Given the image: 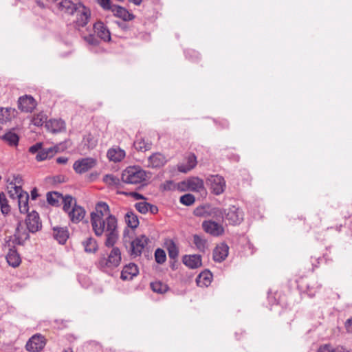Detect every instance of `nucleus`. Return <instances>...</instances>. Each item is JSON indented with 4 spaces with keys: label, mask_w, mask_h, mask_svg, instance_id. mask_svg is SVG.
Returning <instances> with one entry per match:
<instances>
[{
    "label": "nucleus",
    "mask_w": 352,
    "mask_h": 352,
    "mask_svg": "<svg viewBox=\"0 0 352 352\" xmlns=\"http://www.w3.org/2000/svg\"><path fill=\"white\" fill-rule=\"evenodd\" d=\"M92 229L97 236L105 234L104 245L106 247H113L118 240L119 232L118 220L115 216H108L106 219H96L91 221Z\"/></svg>",
    "instance_id": "f257e3e1"
},
{
    "label": "nucleus",
    "mask_w": 352,
    "mask_h": 352,
    "mask_svg": "<svg viewBox=\"0 0 352 352\" xmlns=\"http://www.w3.org/2000/svg\"><path fill=\"white\" fill-rule=\"evenodd\" d=\"M56 6L60 11L75 16L71 25L76 30H80V28L85 27L90 19L89 8L81 3H74L70 0H62Z\"/></svg>",
    "instance_id": "f03ea898"
},
{
    "label": "nucleus",
    "mask_w": 352,
    "mask_h": 352,
    "mask_svg": "<svg viewBox=\"0 0 352 352\" xmlns=\"http://www.w3.org/2000/svg\"><path fill=\"white\" fill-rule=\"evenodd\" d=\"M109 254H101L96 262V267L104 272L110 274L121 263V252L117 247H112Z\"/></svg>",
    "instance_id": "7ed1b4c3"
},
{
    "label": "nucleus",
    "mask_w": 352,
    "mask_h": 352,
    "mask_svg": "<svg viewBox=\"0 0 352 352\" xmlns=\"http://www.w3.org/2000/svg\"><path fill=\"white\" fill-rule=\"evenodd\" d=\"M146 178V173L140 166H129L125 168L121 175V179L124 183L129 184H138L144 182Z\"/></svg>",
    "instance_id": "20e7f679"
},
{
    "label": "nucleus",
    "mask_w": 352,
    "mask_h": 352,
    "mask_svg": "<svg viewBox=\"0 0 352 352\" xmlns=\"http://www.w3.org/2000/svg\"><path fill=\"white\" fill-rule=\"evenodd\" d=\"M298 286L303 289L309 297H314L321 288V284L314 276L301 278L298 281Z\"/></svg>",
    "instance_id": "39448f33"
},
{
    "label": "nucleus",
    "mask_w": 352,
    "mask_h": 352,
    "mask_svg": "<svg viewBox=\"0 0 352 352\" xmlns=\"http://www.w3.org/2000/svg\"><path fill=\"white\" fill-rule=\"evenodd\" d=\"M45 344V338L40 333H36L28 340L25 344V349L30 352H40L43 349Z\"/></svg>",
    "instance_id": "423d86ee"
},
{
    "label": "nucleus",
    "mask_w": 352,
    "mask_h": 352,
    "mask_svg": "<svg viewBox=\"0 0 352 352\" xmlns=\"http://www.w3.org/2000/svg\"><path fill=\"white\" fill-rule=\"evenodd\" d=\"M97 165V160L93 157H85L76 160L73 164V168L78 174L85 173Z\"/></svg>",
    "instance_id": "0eeeda50"
},
{
    "label": "nucleus",
    "mask_w": 352,
    "mask_h": 352,
    "mask_svg": "<svg viewBox=\"0 0 352 352\" xmlns=\"http://www.w3.org/2000/svg\"><path fill=\"white\" fill-rule=\"evenodd\" d=\"M201 226L206 233L213 236H219L224 233L223 226L213 220L204 221Z\"/></svg>",
    "instance_id": "6e6552de"
},
{
    "label": "nucleus",
    "mask_w": 352,
    "mask_h": 352,
    "mask_svg": "<svg viewBox=\"0 0 352 352\" xmlns=\"http://www.w3.org/2000/svg\"><path fill=\"white\" fill-rule=\"evenodd\" d=\"M179 188L182 190H188L195 192H201L204 189V182L198 177H192L179 184Z\"/></svg>",
    "instance_id": "1a4fd4ad"
},
{
    "label": "nucleus",
    "mask_w": 352,
    "mask_h": 352,
    "mask_svg": "<svg viewBox=\"0 0 352 352\" xmlns=\"http://www.w3.org/2000/svg\"><path fill=\"white\" fill-rule=\"evenodd\" d=\"M25 223L28 231L32 233H35L42 228V223L39 214L34 210L28 214Z\"/></svg>",
    "instance_id": "9d476101"
},
{
    "label": "nucleus",
    "mask_w": 352,
    "mask_h": 352,
    "mask_svg": "<svg viewBox=\"0 0 352 352\" xmlns=\"http://www.w3.org/2000/svg\"><path fill=\"white\" fill-rule=\"evenodd\" d=\"M224 218L228 221L229 224H239L243 219V213L235 206H232L228 210H225Z\"/></svg>",
    "instance_id": "9b49d317"
},
{
    "label": "nucleus",
    "mask_w": 352,
    "mask_h": 352,
    "mask_svg": "<svg viewBox=\"0 0 352 352\" xmlns=\"http://www.w3.org/2000/svg\"><path fill=\"white\" fill-rule=\"evenodd\" d=\"M37 106L35 99L30 95L21 96L18 100V108L25 113H32Z\"/></svg>",
    "instance_id": "f8f14e48"
},
{
    "label": "nucleus",
    "mask_w": 352,
    "mask_h": 352,
    "mask_svg": "<svg viewBox=\"0 0 352 352\" xmlns=\"http://www.w3.org/2000/svg\"><path fill=\"white\" fill-rule=\"evenodd\" d=\"M197 164V157L194 153L186 155L182 162L177 164V170L180 173H186L193 169Z\"/></svg>",
    "instance_id": "ddd939ff"
},
{
    "label": "nucleus",
    "mask_w": 352,
    "mask_h": 352,
    "mask_svg": "<svg viewBox=\"0 0 352 352\" xmlns=\"http://www.w3.org/2000/svg\"><path fill=\"white\" fill-rule=\"evenodd\" d=\"M108 216H113L111 214L109 205L103 201L96 204L95 210L91 213V221L96 219H106Z\"/></svg>",
    "instance_id": "4468645a"
},
{
    "label": "nucleus",
    "mask_w": 352,
    "mask_h": 352,
    "mask_svg": "<svg viewBox=\"0 0 352 352\" xmlns=\"http://www.w3.org/2000/svg\"><path fill=\"white\" fill-rule=\"evenodd\" d=\"M148 242V239L144 235L137 237L135 239L132 241L131 243V255L135 257L140 256Z\"/></svg>",
    "instance_id": "2eb2a0df"
},
{
    "label": "nucleus",
    "mask_w": 352,
    "mask_h": 352,
    "mask_svg": "<svg viewBox=\"0 0 352 352\" xmlns=\"http://www.w3.org/2000/svg\"><path fill=\"white\" fill-rule=\"evenodd\" d=\"M228 252V245L225 243H221L213 250V260L215 262L221 263L227 258Z\"/></svg>",
    "instance_id": "dca6fc26"
},
{
    "label": "nucleus",
    "mask_w": 352,
    "mask_h": 352,
    "mask_svg": "<svg viewBox=\"0 0 352 352\" xmlns=\"http://www.w3.org/2000/svg\"><path fill=\"white\" fill-rule=\"evenodd\" d=\"M94 30L97 36L104 41L111 40V33L107 26L102 21H97L94 24Z\"/></svg>",
    "instance_id": "f3484780"
},
{
    "label": "nucleus",
    "mask_w": 352,
    "mask_h": 352,
    "mask_svg": "<svg viewBox=\"0 0 352 352\" xmlns=\"http://www.w3.org/2000/svg\"><path fill=\"white\" fill-rule=\"evenodd\" d=\"M226 188V181L219 175H215L211 179V189L214 194L219 195L223 192Z\"/></svg>",
    "instance_id": "a211bd4d"
},
{
    "label": "nucleus",
    "mask_w": 352,
    "mask_h": 352,
    "mask_svg": "<svg viewBox=\"0 0 352 352\" xmlns=\"http://www.w3.org/2000/svg\"><path fill=\"white\" fill-rule=\"evenodd\" d=\"M139 273L138 266L133 263L126 265L121 272L120 278L124 280H131Z\"/></svg>",
    "instance_id": "6ab92c4d"
},
{
    "label": "nucleus",
    "mask_w": 352,
    "mask_h": 352,
    "mask_svg": "<svg viewBox=\"0 0 352 352\" xmlns=\"http://www.w3.org/2000/svg\"><path fill=\"white\" fill-rule=\"evenodd\" d=\"M54 238L60 243L65 244L69 238V231L67 227L55 226L52 228Z\"/></svg>",
    "instance_id": "aec40b11"
},
{
    "label": "nucleus",
    "mask_w": 352,
    "mask_h": 352,
    "mask_svg": "<svg viewBox=\"0 0 352 352\" xmlns=\"http://www.w3.org/2000/svg\"><path fill=\"white\" fill-rule=\"evenodd\" d=\"M45 127L48 131L55 133L64 130L65 128V123L61 119H51L47 120L45 124Z\"/></svg>",
    "instance_id": "412c9836"
},
{
    "label": "nucleus",
    "mask_w": 352,
    "mask_h": 352,
    "mask_svg": "<svg viewBox=\"0 0 352 352\" xmlns=\"http://www.w3.org/2000/svg\"><path fill=\"white\" fill-rule=\"evenodd\" d=\"M68 215L73 223H77L83 219L85 215V210L82 207L76 205L75 203L71 211L69 212Z\"/></svg>",
    "instance_id": "4be33fe9"
},
{
    "label": "nucleus",
    "mask_w": 352,
    "mask_h": 352,
    "mask_svg": "<svg viewBox=\"0 0 352 352\" xmlns=\"http://www.w3.org/2000/svg\"><path fill=\"white\" fill-rule=\"evenodd\" d=\"M110 11L113 13L115 16L120 18L124 21H131L135 18L132 13H130L126 8L120 6H113Z\"/></svg>",
    "instance_id": "5701e85b"
},
{
    "label": "nucleus",
    "mask_w": 352,
    "mask_h": 352,
    "mask_svg": "<svg viewBox=\"0 0 352 352\" xmlns=\"http://www.w3.org/2000/svg\"><path fill=\"white\" fill-rule=\"evenodd\" d=\"M58 151L59 148L58 146H52L50 148H43L42 146L38 153H37L36 156V160L38 162L45 160L48 158L52 157Z\"/></svg>",
    "instance_id": "b1692460"
},
{
    "label": "nucleus",
    "mask_w": 352,
    "mask_h": 352,
    "mask_svg": "<svg viewBox=\"0 0 352 352\" xmlns=\"http://www.w3.org/2000/svg\"><path fill=\"white\" fill-rule=\"evenodd\" d=\"M182 261L189 268L196 269L201 265V256L198 254L185 255Z\"/></svg>",
    "instance_id": "393cba45"
},
{
    "label": "nucleus",
    "mask_w": 352,
    "mask_h": 352,
    "mask_svg": "<svg viewBox=\"0 0 352 352\" xmlns=\"http://www.w3.org/2000/svg\"><path fill=\"white\" fill-rule=\"evenodd\" d=\"M10 146H17L19 142V136L13 129L9 130L0 138Z\"/></svg>",
    "instance_id": "a878e982"
},
{
    "label": "nucleus",
    "mask_w": 352,
    "mask_h": 352,
    "mask_svg": "<svg viewBox=\"0 0 352 352\" xmlns=\"http://www.w3.org/2000/svg\"><path fill=\"white\" fill-rule=\"evenodd\" d=\"M21 223H19L14 234V243L17 245H23L24 242L30 238L29 233L25 230L21 228Z\"/></svg>",
    "instance_id": "bb28decb"
},
{
    "label": "nucleus",
    "mask_w": 352,
    "mask_h": 352,
    "mask_svg": "<svg viewBox=\"0 0 352 352\" xmlns=\"http://www.w3.org/2000/svg\"><path fill=\"white\" fill-rule=\"evenodd\" d=\"M166 162L164 155L161 153H154L148 157V166L152 168H160Z\"/></svg>",
    "instance_id": "cd10ccee"
},
{
    "label": "nucleus",
    "mask_w": 352,
    "mask_h": 352,
    "mask_svg": "<svg viewBox=\"0 0 352 352\" xmlns=\"http://www.w3.org/2000/svg\"><path fill=\"white\" fill-rule=\"evenodd\" d=\"M6 261L8 265L13 267H16L20 265L21 259L19 254L17 252L14 247L13 248H10L9 252L6 255Z\"/></svg>",
    "instance_id": "c85d7f7f"
},
{
    "label": "nucleus",
    "mask_w": 352,
    "mask_h": 352,
    "mask_svg": "<svg viewBox=\"0 0 352 352\" xmlns=\"http://www.w3.org/2000/svg\"><path fill=\"white\" fill-rule=\"evenodd\" d=\"M165 247L168 251L170 259H176L179 255V248L176 243L171 239H166L164 241Z\"/></svg>",
    "instance_id": "c756f323"
},
{
    "label": "nucleus",
    "mask_w": 352,
    "mask_h": 352,
    "mask_svg": "<svg viewBox=\"0 0 352 352\" xmlns=\"http://www.w3.org/2000/svg\"><path fill=\"white\" fill-rule=\"evenodd\" d=\"M152 144L150 142L146 141L140 135H136L135 140L133 142V146L138 151L145 152L151 148Z\"/></svg>",
    "instance_id": "7c9ffc66"
},
{
    "label": "nucleus",
    "mask_w": 352,
    "mask_h": 352,
    "mask_svg": "<svg viewBox=\"0 0 352 352\" xmlns=\"http://www.w3.org/2000/svg\"><path fill=\"white\" fill-rule=\"evenodd\" d=\"M212 279V273L209 270H205L198 275L196 282L198 286L207 287L210 284Z\"/></svg>",
    "instance_id": "2f4dec72"
},
{
    "label": "nucleus",
    "mask_w": 352,
    "mask_h": 352,
    "mask_svg": "<svg viewBox=\"0 0 352 352\" xmlns=\"http://www.w3.org/2000/svg\"><path fill=\"white\" fill-rule=\"evenodd\" d=\"M19 208L21 213H27L29 210L28 201L29 195L26 191H23L21 194L17 195Z\"/></svg>",
    "instance_id": "473e14b6"
},
{
    "label": "nucleus",
    "mask_w": 352,
    "mask_h": 352,
    "mask_svg": "<svg viewBox=\"0 0 352 352\" xmlns=\"http://www.w3.org/2000/svg\"><path fill=\"white\" fill-rule=\"evenodd\" d=\"M108 158L113 162H120L125 157V152L120 148H112L107 151Z\"/></svg>",
    "instance_id": "72a5a7b5"
},
{
    "label": "nucleus",
    "mask_w": 352,
    "mask_h": 352,
    "mask_svg": "<svg viewBox=\"0 0 352 352\" xmlns=\"http://www.w3.org/2000/svg\"><path fill=\"white\" fill-rule=\"evenodd\" d=\"M193 243L195 245L197 249L202 253H205L206 251L208 249V241L200 235H193Z\"/></svg>",
    "instance_id": "f704fd0d"
},
{
    "label": "nucleus",
    "mask_w": 352,
    "mask_h": 352,
    "mask_svg": "<svg viewBox=\"0 0 352 352\" xmlns=\"http://www.w3.org/2000/svg\"><path fill=\"white\" fill-rule=\"evenodd\" d=\"M124 220L127 226L133 229L136 228L139 225L138 218L132 210H129L126 213Z\"/></svg>",
    "instance_id": "c9c22d12"
},
{
    "label": "nucleus",
    "mask_w": 352,
    "mask_h": 352,
    "mask_svg": "<svg viewBox=\"0 0 352 352\" xmlns=\"http://www.w3.org/2000/svg\"><path fill=\"white\" fill-rule=\"evenodd\" d=\"M46 197L49 204L53 206H57L63 199V195L57 192H48Z\"/></svg>",
    "instance_id": "e433bc0d"
},
{
    "label": "nucleus",
    "mask_w": 352,
    "mask_h": 352,
    "mask_svg": "<svg viewBox=\"0 0 352 352\" xmlns=\"http://www.w3.org/2000/svg\"><path fill=\"white\" fill-rule=\"evenodd\" d=\"M150 287L154 292L161 294L166 293L168 290V285L160 280L151 283Z\"/></svg>",
    "instance_id": "4c0bfd02"
},
{
    "label": "nucleus",
    "mask_w": 352,
    "mask_h": 352,
    "mask_svg": "<svg viewBox=\"0 0 352 352\" xmlns=\"http://www.w3.org/2000/svg\"><path fill=\"white\" fill-rule=\"evenodd\" d=\"M47 122V116L43 111L34 114L31 120L32 124L36 126H41Z\"/></svg>",
    "instance_id": "58836bf2"
},
{
    "label": "nucleus",
    "mask_w": 352,
    "mask_h": 352,
    "mask_svg": "<svg viewBox=\"0 0 352 352\" xmlns=\"http://www.w3.org/2000/svg\"><path fill=\"white\" fill-rule=\"evenodd\" d=\"M225 210L219 208L211 207L210 208L209 217L215 219V221H221L224 219Z\"/></svg>",
    "instance_id": "ea45409f"
},
{
    "label": "nucleus",
    "mask_w": 352,
    "mask_h": 352,
    "mask_svg": "<svg viewBox=\"0 0 352 352\" xmlns=\"http://www.w3.org/2000/svg\"><path fill=\"white\" fill-rule=\"evenodd\" d=\"M82 245L85 248V252H96L98 250L97 242L96 239H94L92 237L87 238L85 241L82 242Z\"/></svg>",
    "instance_id": "a19ab883"
},
{
    "label": "nucleus",
    "mask_w": 352,
    "mask_h": 352,
    "mask_svg": "<svg viewBox=\"0 0 352 352\" xmlns=\"http://www.w3.org/2000/svg\"><path fill=\"white\" fill-rule=\"evenodd\" d=\"M210 206L209 205L199 206L197 207L193 212L196 217H209Z\"/></svg>",
    "instance_id": "79ce46f5"
},
{
    "label": "nucleus",
    "mask_w": 352,
    "mask_h": 352,
    "mask_svg": "<svg viewBox=\"0 0 352 352\" xmlns=\"http://www.w3.org/2000/svg\"><path fill=\"white\" fill-rule=\"evenodd\" d=\"M0 208L4 215L9 214L10 212V206L8 204L6 195L3 192H0Z\"/></svg>",
    "instance_id": "37998d69"
},
{
    "label": "nucleus",
    "mask_w": 352,
    "mask_h": 352,
    "mask_svg": "<svg viewBox=\"0 0 352 352\" xmlns=\"http://www.w3.org/2000/svg\"><path fill=\"white\" fill-rule=\"evenodd\" d=\"M14 109L12 108H1L0 109V122L6 123L11 120V111L14 112Z\"/></svg>",
    "instance_id": "c03bdc74"
},
{
    "label": "nucleus",
    "mask_w": 352,
    "mask_h": 352,
    "mask_svg": "<svg viewBox=\"0 0 352 352\" xmlns=\"http://www.w3.org/2000/svg\"><path fill=\"white\" fill-rule=\"evenodd\" d=\"M103 182L111 186H118L120 184V179L111 174L105 175L103 177Z\"/></svg>",
    "instance_id": "a18cd8bd"
},
{
    "label": "nucleus",
    "mask_w": 352,
    "mask_h": 352,
    "mask_svg": "<svg viewBox=\"0 0 352 352\" xmlns=\"http://www.w3.org/2000/svg\"><path fill=\"white\" fill-rule=\"evenodd\" d=\"M318 352H347L346 349L340 346L333 347L330 344L322 346L318 350Z\"/></svg>",
    "instance_id": "49530a36"
},
{
    "label": "nucleus",
    "mask_w": 352,
    "mask_h": 352,
    "mask_svg": "<svg viewBox=\"0 0 352 352\" xmlns=\"http://www.w3.org/2000/svg\"><path fill=\"white\" fill-rule=\"evenodd\" d=\"M82 142L89 149H93L97 145V140L91 134L85 135Z\"/></svg>",
    "instance_id": "de8ad7c7"
},
{
    "label": "nucleus",
    "mask_w": 352,
    "mask_h": 352,
    "mask_svg": "<svg viewBox=\"0 0 352 352\" xmlns=\"http://www.w3.org/2000/svg\"><path fill=\"white\" fill-rule=\"evenodd\" d=\"M179 201L183 205L189 206L195 203V198L192 194H185L181 196Z\"/></svg>",
    "instance_id": "09e8293b"
},
{
    "label": "nucleus",
    "mask_w": 352,
    "mask_h": 352,
    "mask_svg": "<svg viewBox=\"0 0 352 352\" xmlns=\"http://www.w3.org/2000/svg\"><path fill=\"white\" fill-rule=\"evenodd\" d=\"M61 201L63 203V210L65 212L69 213L71 211V207L72 206L73 197L70 195L63 196Z\"/></svg>",
    "instance_id": "8fccbe9b"
},
{
    "label": "nucleus",
    "mask_w": 352,
    "mask_h": 352,
    "mask_svg": "<svg viewBox=\"0 0 352 352\" xmlns=\"http://www.w3.org/2000/svg\"><path fill=\"white\" fill-rule=\"evenodd\" d=\"M155 261L159 264L164 263L166 260V256L164 250L157 248L155 252Z\"/></svg>",
    "instance_id": "3c124183"
},
{
    "label": "nucleus",
    "mask_w": 352,
    "mask_h": 352,
    "mask_svg": "<svg viewBox=\"0 0 352 352\" xmlns=\"http://www.w3.org/2000/svg\"><path fill=\"white\" fill-rule=\"evenodd\" d=\"M7 182H8L9 184V186H22V184H23V179H22V177L20 175H14L11 178H8Z\"/></svg>",
    "instance_id": "603ef678"
},
{
    "label": "nucleus",
    "mask_w": 352,
    "mask_h": 352,
    "mask_svg": "<svg viewBox=\"0 0 352 352\" xmlns=\"http://www.w3.org/2000/svg\"><path fill=\"white\" fill-rule=\"evenodd\" d=\"M8 188L9 189V194L11 198L15 199L17 198V195L19 194H21L23 190L22 189V187L18 186H8Z\"/></svg>",
    "instance_id": "864d4df0"
},
{
    "label": "nucleus",
    "mask_w": 352,
    "mask_h": 352,
    "mask_svg": "<svg viewBox=\"0 0 352 352\" xmlns=\"http://www.w3.org/2000/svg\"><path fill=\"white\" fill-rule=\"evenodd\" d=\"M150 204L147 202H138L135 204V209L142 214H145L148 211Z\"/></svg>",
    "instance_id": "5fc2aeb1"
},
{
    "label": "nucleus",
    "mask_w": 352,
    "mask_h": 352,
    "mask_svg": "<svg viewBox=\"0 0 352 352\" xmlns=\"http://www.w3.org/2000/svg\"><path fill=\"white\" fill-rule=\"evenodd\" d=\"M97 2L104 10H111L114 6L111 0H97Z\"/></svg>",
    "instance_id": "6e6d98bb"
},
{
    "label": "nucleus",
    "mask_w": 352,
    "mask_h": 352,
    "mask_svg": "<svg viewBox=\"0 0 352 352\" xmlns=\"http://www.w3.org/2000/svg\"><path fill=\"white\" fill-rule=\"evenodd\" d=\"M186 56L188 58L192 61H196L199 59V54L195 50H188L186 52Z\"/></svg>",
    "instance_id": "4d7b16f0"
},
{
    "label": "nucleus",
    "mask_w": 352,
    "mask_h": 352,
    "mask_svg": "<svg viewBox=\"0 0 352 352\" xmlns=\"http://www.w3.org/2000/svg\"><path fill=\"white\" fill-rule=\"evenodd\" d=\"M162 188L164 190H173L175 189V184L173 181L168 180L162 185Z\"/></svg>",
    "instance_id": "13d9d810"
},
{
    "label": "nucleus",
    "mask_w": 352,
    "mask_h": 352,
    "mask_svg": "<svg viewBox=\"0 0 352 352\" xmlns=\"http://www.w3.org/2000/svg\"><path fill=\"white\" fill-rule=\"evenodd\" d=\"M42 146H43V143L37 142L29 148V152L32 154L38 153V152L41 150Z\"/></svg>",
    "instance_id": "bf43d9fd"
},
{
    "label": "nucleus",
    "mask_w": 352,
    "mask_h": 352,
    "mask_svg": "<svg viewBox=\"0 0 352 352\" xmlns=\"http://www.w3.org/2000/svg\"><path fill=\"white\" fill-rule=\"evenodd\" d=\"M215 123L221 129H227L229 126V122L226 119L221 118L218 120H215Z\"/></svg>",
    "instance_id": "052dcab7"
},
{
    "label": "nucleus",
    "mask_w": 352,
    "mask_h": 352,
    "mask_svg": "<svg viewBox=\"0 0 352 352\" xmlns=\"http://www.w3.org/2000/svg\"><path fill=\"white\" fill-rule=\"evenodd\" d=\"M228 158L229 160L235 162H238L240 160V156L238 154L235 153H231L230 155H228Z\"/></svg>",
    "instance_id": "680f3d73"
},
{
    "label": "nucleus",
    "mask_w": 352,
    "mask_h": 352,
    "mask_svg": "<svg viewBox=\"0 0 352 352\" xmlns=\"http://www.w3.org/2000/svg\"><path fill=\"white\" fill-rule=\"evenodd\" d=\"M345 328L349 333H352V318L348 319L345 322Z\"/></svg>",
    "instance_id": "e2e57ef3"
},
{
    "label": "nucleus",
    "mask_w": 352,
    "mask_h": 352,
    "mask_svg": "<svg viewBox=\"0 0 352 352\" xmlns=\"http://www.w3.org/2000/svg\"><path fill=\"white\" fill-rule=\"evenodd\" d=\"M39 196L37 189L36 188H33L31 191V199L32 200H36L37 197Z\"/></svg>",
    "instance_id": "0e129e2a"
},
{
    "label": "nucleus",
    "mask_w": 352,
    "mask_h": 352,
    "mask_svg": "<svg viewBox=\"0 0 352 352\" xmlns=\"http://www.w3.org/2000/svg\"><path fill=\"white\" fill-rule=\"evenodd\" d=\"M68 162V157H58L56 158V162L58 164H65Z\"/></svg>",
    "instance_id": "69168bd1"
},
{
    "label": "nucleus",
    "mask_w": 352,
    "mask_h": 352,
    "mask_svg": "<svg viewBox=\"0 0 352 352\" xmlns=\"http://www.w3.org/2000/svg\"><path fill=\"white\" fill-rule=\"evenodd\" d=\"M148 210L152 214H156L158 212V208H157V207L156 206L150 204V206H148Z\"/></svg>",
    "instance_id": "338daca9"
},
{
    "label": "nucleus",
    "mask_w": 352,
    "mask_h": 352,
    "mask_svg": "<svg viewBox=\"0 0 352 352\" xmlns=\"http://www.w3.org/2000/svg\"><path fill=\"white\" fill-rule=\"evenodd\" d=\"M132 195L137 200L145 199V197L142 195L138 193V192H133Z\"/></svg>",
    "instance_id": "774afa93"
}]
</instances>
